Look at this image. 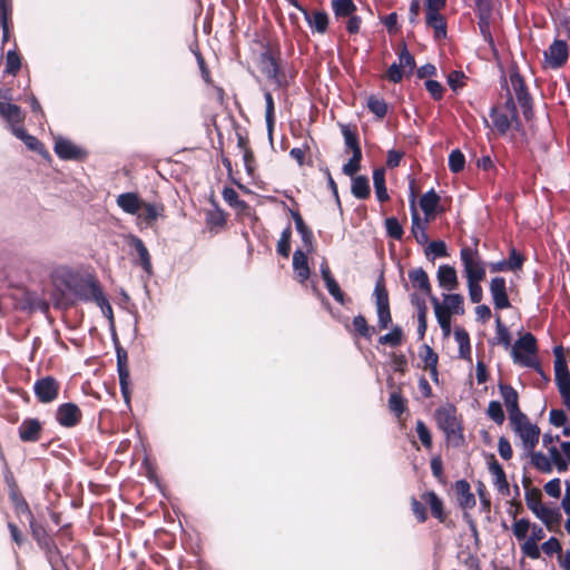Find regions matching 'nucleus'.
<instances>
[{
  "label": "nucleus",
  "mask_w": 570,
  "mask_h": 570,
  "mask_svg": "<svg viewBox=\"0 0 570 570\" xmlns=\"http://www.w3.org/2000/svg\"><path fill=\"white\" fill-rule=\"evenodd\" d=\"M56 286H63V293L72 301H91L97 302L102 292L97 282L90 276H83L79 272L68 267H57L52 275Z\"/></svg>",
  "instance_id": "obj_1"
},
{
  "label": "nucleus",
  "mask_w": 570,
  "mask_h": 570,
  "mask_svg": "<svg viewBox=\"0 0 570 570\" xmlns=\"http://www.w3.org/2000/svg\"><path fill=\"white\" fill-rule=\"evenodd\" d=\"M438 323L444 334L449 336L451 333V315H461L464 313L463 297L460 294L443 295V303L436 297L431 298Z\"/></svg>",
  "instance_id": "obj_2"
},
{
  "label": "nucleus",
  "mask_w": 570,
  "mask_h": 570,
  "mask_svg": "<svg viewBox=\"0 0 570 570\" xmlns=\"http://www.w3.org/2000/svg\"><path fill=\"white\" fill-rule=\"evenodd\" d=\"M463 273L468 281H483L485 278V263L481 259L476 248L464 246L460 252Z\"/></svg>",
  "instance_id": "obj_3"
},
{
  "label": "nucleus",
  "mask_w": 570,
  "mask_h": 570,
  "mask_svg": "<svg viewBox=\"0 0 570 570\" xmlns=\"http://www.w3.org/2000/svg\"><path fill=\"white\" fill-rule=\"evenodd\" d=\"M510 422L512 430L521 441L524 453H531L539 443L540 429L531 423L527 415L519 416Z\"/></svg>",
  "instance_id": "obj_4"
},
{
  "label": "nucleus",
  "mask_w": 570,
  "mask_h": 570,
  "mask_svg": "<svg viewBox=\"0 0 570 570\" xmlns=\"http://www.w3.org/2000/svg\"><path fill=\"white\" fill-rule=\"evenodd\" d=\"M535 354L537 341L530 333L522 335L512 347L513 361L527 367H537Z\"/></svg>",
  "instance_id": "obj_5"
},
{
  "label": "nucleus",
  "mask_w": 570,
  "mask_h": 570,
  "mask_svg": "<svg viewBox=\"0 0 570 570\" xmlns=\"http://www.w3.org/2000/svg\"><path fill=\"white\" fill-rule=\"evenodd\" d=\"M543 67L547 69H559L569 58L568 43L564 40L556 39L544 51H543Z\"/></svg>",
  "instance_id": "obj_6"
},
{
  "label": "nucleus",
  "mask_w": 570,
  "mask_h": 570,
  "mask_svg": "<svg viewBox=\"0 0 570 570\" xmlns=\"http://www.w3.org/2000/svg\"><path fill=\"white\" fill-rule=\"evenodd\" d=\"M517 107L512 100H508L503 106L494 108L491 112V119L494 128L501 132H507L517 121Z\"/></svg>",
  "instance_id": "obj_7"
},
{
  "label": "nucleus",
  "mask_w": 570,
  "mask_h": 570,
  "mask_svg": "<svg viewBox=\"0 0 570 570\" xmlns=\"http://www.w3.org/2000/svg\"><path fill=\"white\" fill-rule=\"evenodd\" d=\"M439 428L446 434L448 439H454L459 435L460 423L456 410L452 405L440 407L435 413Z\"/></svg>",
  "instance_id": "obj_8"
},
{
  "label": "nucleus",
  "mask_w": 570,
  "mask_h": 570,
  "mask_svg": "<svg viewBox=\"0 0 570 570\" xmlns=\"http://www.w3.org/2000/svg\"><path fill=\"white\" fill-rule=\"evenodd\" d=\"M58 391L59 384L50 376L43 377L35 384V393L42 403H49L57 399Z\"/></svg>",
  "instance_id": "obj_9"
},
{
  "label": "nucleus",
  "mask_w": 570,
  "mask_h": 570,
  "mask_svg": "<svg viewBox=\"0 0 570 570\" xmlns=\"http://www.w3.org/2000/svg\"><path fill=\"white\" fill-rule=\"evenodd\" d=\"M163 205L144 202L141 209L136 215L137 226L139 228L151 226L158 217L163 216Z\"/></svg>",
  "instance_id": "obj_10"
},
{
  "label": "nucleus",
  "mask_w": 570,
  "mask_h": 570,
  "mask_svg": "<svg viewBox=\"0 0 570 570\" xmlns=\"http://www.w3.org/2000/svg\"><path fill=\"white\" fill-rule=\"evenodd\" d=\"M53 149L58 157L65 160L80 159L83 155V151L79 147L69 139L60 136L55 138Z\"/></svg>",
  "instance_id": "obj_11"
},
{
  "label": "nucleus",
  "mask_w": 570,
  "mask_h": 570,
  "mask_svg": "<svg viewBox=\"0 0 570 570\" xmlns=\"http://www.w3.org/2000/svg\"><path fill=\"white\" fill-rule=\"evenodd\" d=\"M556 381L563 405L570 409V373L562 363L556 364Z\"/></svg>",
  "instance_id": "obj_12"
},
{
  "label": "nucleus",
  "mask_w": 570,
  "mask_h": 570,
  "mask_svg": "<svg viewBox=\"0 0 570 570\" xmlns=\"http://www.w3.org/2000/svg\"><path fill=\"white\" fill-rule=\"evenodd\" d=\"M490 292L492 295L493 304L497 308L503 309L510 307L505 279L503 277L492 278L490 283Z\"/></svg>",
  "instance_id": "obj_13"
},
{
  "label": "nucleus",
  "mask_w": 570,
  "mask_h": 570,
  "mask_svg": "<svg viewBox=\"0 0 570 570\" xmlns=\"http://www.w3.org/2000/svg\"><path fill=\"white\" fill-rule=\"evenodd\" d=\"M500 392H501V396L503 399L504 405L507 407L510 421L524 415L519 409L518 393L513 387H511L509 385H500Z\"/></svg>",
  "instance_id": "obj_14"
},
{
  "label": "nucleus",
  "mask_w": 570,
  "mask_h": 570,
  "mask_svg": "<svg viewBox=\"0 0 570 570\" xmlns=\"http://www.w3.org/2000/svg\"><path fill=\"white\" fill-rule=\"evenodd\" d=\"M436 278L439 286L448 292L455 291L459 287L458 273L453 266H439Z\"/></svg>",
  "instance_id": "obj_15"
},
{
  "label": "nucleus",
  "mask_w": 570,
  "mask_h": 570,
  "mask_svg": "<svg viewBox=\"0 0 570 570\" xmlns=\"http://www.w3.org/2000/svg\"><path fill=\"white\" fill-rule=\"evenodd\" d=\"M127 243L129 246H131L136 250V253L139 257V264L142 267V269L148 275H150L153 273L151 258H150L149 252H148L147 247L145 246L144 242L135 235H129V236H127Z\"/></svg>",
  "instance_id": "obj_16"
},
{
  "label": "nucleus",
  "mask_w": 570,
  "mask_h": 570,
  "mask_svg": "<svg viewBox=\"0 0 570 570\" xmlns=\"http://www.w3.org/2000/svg\"><path fill=\"white\" fill-rule=\"evenodd\" d=\"M0 116L9 122L11 129L19 127L18 125L24 119V114L21 108L9 101H0Z\"/></svg>",
  "instance_id": "obj_17"
},
{
  "label": "nucleus",
  "mask_w": 570,
  "mask_h": 570,
  "mask_svg": "<svg viewBox=\"0 0 570 570\" xmlns=\"http://www.w3.org/2000/svg\"><path fill=\"white\" fill-rule=\"evenodd\" d=\"M57 421L63 426H73L80 419V410L72 403L61 404L56 414Z\"/></svg>",
  "instance_id": "obj_18"
},
{
  "label": "nucleus",
  "mask_w": 570,
  "mask_h": 570,
  "mask_svg": "<svg viewBox=\"0 0 570 570\" xmlns=\"http://www.w3.org/2000/svg\"><path fill=\"white\" fill-rule=\"evenodd\" d=\"M456 493V501L464 510H470L475 507V498L471 492L470 484L464 480H459L454 485Z\"/></svg>",
  "instance_id": "obj_19"
},
{
  "label": "nucleus",
  "mask_w": 570,
  "mask_h": 570,
  "mask_svg": "<svg viewBox=\"0 0 570 570\" xmlns=\"http://www.w3.org/2000/svg\"><path fill=\"white\" fill-rule=\"evenodd\" d=\"M116 203L125 213L136 216L144 200L135 193H124L117 197Z\"/></svg>",
  "instance_id": "obj_20"
},
{
  "label": "nucleus",
  "mask_w": 570,
  "mask_h": 570,
  "mask_svg": "<svg viewBox=\"0 0 570 570\" xmlns=\"http://www.w3.org/2000/svg\"><path fill=\"white\" fill-rule=\"evenodd\" d=\"M304 14L308 26L318 33H324L328 24V16L324 11L308 12L298 4H295Z\"/></svg>",
  "instance_id": "obj_21"
},
{
  "label": "nucleus",
  "mask_w": 570,
  "mask_h": 570,
  "mask_svg": "<svg viewBox=\"0 0 570 570\" xmlns=\"http://www.w3.org/2000/svg\"><path fill=\"white\" fill-rule=\"evenodd\" d=\"M293 268H294V273H295V278L299 283H304L308 279L309 267H308V263H307V256L301 249L295 250V253L293 255Z\"/></svg>",
  "instance_id": "obj_22"
},
{
  "label": "nucleus",
  "mask_w": 570,
  "mask_h": 570,
  "mask_svg": "<svg viewBox=\"0 0 570 570\" xmlns=\"http://www.w3.org/2000/svg\"><path fill=\"white\" fill-rule=\"evenodd\" d=\"M41 424L36 419H27L19 426V436L22 441L35 442L39 439Z\"/></svg>",
  "instance_id": "obj_23"
},
{
  "label": "nucleus",
  "mask_w": 570,
  "mask_h": 570,
  "mask_svg": "<svg viewBox=\"0 0 570 570\" xmlns=\"http://www.w3.org/2000/svg\"><path fill=\"white\" fill-rule=\"evenodd\" d=\"M411 210H412V233L420 244H425L429 239L426 234L425 224H423L419 217L416 207H415V196H412L411 199Z\"/></svg>",
  "instance_id": "obj_24"
},
{
  "label": "nucleus",
  "mask_w": 570,
  "mask_h": 570,
  "mask_svg": "<svg viewBox=\"0 0 570 570\" xmlns=\"http://www.w3.org/2000/svg\"><path fill=\"white\" fill-rule=\"evenodd\" d=\"M420 357L424 364V368L431 374L434 381H438V355L429 345H423L420 351Z\"/></svg>",
  "instance_id": "obj_25"
},
{
  "label": "nucleus",
  "mask_w": 570,
  "mask_h": 570,
  "mask_svg": "<svg viewBox=\"0 0 570 570\" xmlns=\"http://www.w3.org/2000/svg\"><path fill=\"white\" fill-rule=\"evenodd\" d=\"M422 500L430 505L431 513L441 522L444 521L443 502L433 491H428L422 494Z\"/></svg>",
  "instance_id": "obj_26"
},
{
  "label": "nucleus",
  "mask_w": 570,
  "mask_h": 570,
  "mask_svg": "<svg viewBox=\"0 0 570 570\" xmlns=\"http://www.w3.org/2000/svg\"><path fill=\"white\" fill-rule=\"evenodd\" d=\"M409 278L414 288L420 289L424 294L431 293V285L428 274L422 268H415L409 273Z\"/></svg>",
  "instance_id": "obj_27"
},
{
  "label": "nucleus",
  "mask_w": 570,
  "mask_h": 570,
  "mask_svg": "<svg viewBox=\"0 0 570 570\" xmlns=\"http://www.w3.org/2000/svg\"><path fill=\"white\" fill-rule=\"evenodd\" d=\"M440 197L431 189L425 193L420 199V206L425 214V220L429 222L433 216L435 208L439 204Z\"/></svg>",
  "instance_id": "obj_28"
},
{
  "label": "nucleus",
  "mask_w": 570,
  "mask_h": 570,
  "mask_svg": "<svg viewBox=\"0 0 570 570\" xmlns=\"http://www.w3.org/2000/svg\"><path fill=\"white\" fill-rule=\"evenodd\" d=\"M534 515L540 519L549 530H552L561 519V514L558 510L548 508L544 504Z\"/></svg>",
  "instance_id": "obj_29"
},
{
  "label": "nucleus",
  "mask_w": 570,
  "mask_h": 570,
  "mask_svg": "<svg viewBox=\"0 0 570 570\" xmlns=\"http://www.w3.org/2000/svg\"><path fill=\"white\" fill-rule=\"evenodd\" d=\"M531 459V464L542 473H551L554 465L549 459V456L542 452H535L534 450L531 453H525Z\"/></svg>",
  "instance_id": "obj_30"
},
{
  "label": "nucleus",
  "mask_w": 570,
  "mask_h": 570,
  "mask_svg": "<svg viewBox=\"0 0 570 570\" xmlns=\"http://www.w3.org/2000/svg\"><path fill=\"white\" fill-rule=\"evenodd\" d=\"M489 471L492 475L493 484L499 491L508 490L509 484L505 478V473L502 469V466L495 461L492 460L489 463Z\"/></svg>",
  "instance_id": "obj_31"
},
{
  "label": "nucleus",
  "mask_w": 570,
  "mask_h": 570,
  "mask_svg": "<svg viewBox=\"0 0 570 570\" xmlns=\"http://www.w3.org/2000/svg\"><path fill=\"white\" fill-rule=\"evenodd\" d=\"M12 134L21 139L30 150L42 153L43 145L36 137L27 134L22 127H13Z\"/></svg>",
  "instance_id": "obj_32"
},
{
  "label": "nucleus",
  "mask_w": 570,
  "mask_h": 570,
  "mask_svg": "<svg viewBox=\"0 0 570 570\" xmlns=\"http://www.w3.org/2000/svg\"><path fill=\"white\" fill-rule=\"evenodd\" d=\"M426 23L434 29L436 38H443L446 35L445 22L439 11L426 12Z\"/></svg>",
  "instance_id": "obj_33"
},
{
  "label": "nucleus",
  "mask_w": 570,
  "mask_h": 570,
  "mask_svg": "<svg viewBox=\"0 0 570 570\" xmlns=\"http://www.w3.org/2000/svg\"><path fill=\"white\" fill-rule=\"evenodd\" d=\"M533 523L528 519H514L512 523V533L518 541H525L530 534Z\"/></svg>",
  "instance_id": "obj_34"
},
{
  "label": "nucleus",
  "mask_w": 570,
  "mask_h": 570,
  "mask_svg": "<svg viewBox=\"0 0 570 570\" xmlns=\"http://www.w3.org/2000/svg\"><path fill=\"white\" fill-rule=\"evenodd\" d=\"M548 451V456L553 463L554 468L558 472H566L568 470V461L563 458V453L561 448H557L556 445H550L546 448Z\"/></svg>",
  "instance_id": "obj_35"
},
{
  "label": "nucleus",
  "mask_w": 570,
  "mask_h": 570,
  "mask_svg": "<svg viewBox=\"0 0 570 570\" xmlns=\"http://www.w3.org/2000/svg\"><path fill=\"white\" fill-rule=\"evenodd\" d=\"M373 183L375 193L380 202L389 199V195L385 188V173L384 169H375L373 173Z\"/></svg>",
  "instance_id": "obj_36"
},
{
  "label": "nucleus",
  "mask_w": 570,
  "mask_h": 570,
  "mask_svg": "<svg viewBox=\"0 0 570 570\" xmlns=\"http://www.w3.org/2000/svg\"><path fill=\"white\" fill-rule=\"evenodd\" d=\"M332 9L336 17H350L356 8L352 0H332Z\"/></svg>",
  "instance_id": "obj_37"
},
{
  "label": "nucleus",
  "mask_w": 570,
  "mask_h": 570,
  "mask_svg": "<svg viewBox=\"0 0 570 570\" xmlns=\"http://www.w3.org/2000/svg\"><path fill=\"white\" fill-rule=\"evenodd\" d=\"M352 326L354 332L366 338H371L375 333V328L370 326L362 315L354 317Z\"/></svg>",
  "instance_id": "obj_38"
},
{
  "label": "nucleus",
  "mask_w": 570,
  "mask_h": 570,
  "mask_svg": "<svg viewBox=\"0 0 570 570\" xmlns=\"http://www.w3.org/2000/svg\"><path fill=\"white\" fill-rule=\"evenodd\" d=\"M455 341L459 344V355L462 358H466L470 355V340L468 333L458 328L454 332Z\"/></svg>",
  "instance_id": "obj_39"
},
{
  "label": "nucleus",
  "mask_w": 570,
  "mask_h": 570,
  "mask_svg": "<svg viewBox=\"0 0 570 570\" xmlns=\"http://www.w3.org/2000/svg\"><path fill=\"white\" fill-rule=\"evenodd\" d=\"M352 193L355 197L364 199L370 195L368 181L365 177L358 176L353 179Z\"/></svg>",
  "instance_id": "obj_40"
},
{
  "label": "nucleus",
  "mask_w": 570,
  "mask_h": 570,
  "mask_svg": "<svg viewBox=\"0 0 570 570\" xmlns=\"http://www.w3.org/2000/svg\"><path fill=\"white\" fill-rule=\"evenodd\" d=\"M399 63L406 76H410L415 68L414 58L405 47H403L399 52Z\"/></svg>",
  "instance_id": "obj_41"
},
{
  "label": "nucleus",
  "mask_w": 570,
  "mask_h": 570,
  "mask_svg": "<svg viewBox=\"0 0 570 570\" xmlns=\"http://www.w3.org/2000/svg\"><path fill=\"white\" fill-rule=\"evenodd\" d=\"M21 68V59L16 50H10L6 57L4 72L14 76Z\"/></svg>",
  "instance_id": "obj_42"
},
{
  "label": "nucleus",
  "mask_w": 570,
  "mask_h": 570,
  "mask_svg": "<svg viewBox=\"0 0 570 570\" xmlns=\"http://www.w3.org/2000/svg\"><path fill=\"white\" fill-rule=\"evenodd\" d=\"M402 338H403V332H402L401 327L395 326L390 333L381 336L379 338V342L381 344H389L392 346H397L402 343Z\"/></svg>",
  "instance_id": "obj_43"
},
{
  "label": "nucleus",
  "mask_w": 570,
  "mask_h": 570,
  "mask_svg": "<svg viewBox=\"0 0 570 570\" xmlns=\"http://www.w3.org/2000/svg\"><path fill=\"white\" fill-rule=\"evenodd\" d=\"M464 155L459 149L452 150L449 156V167L451 171L459 173L464 168Z\"/></svg>",
  "instance_id": "obj_44"
},
{
  "label": "nucleus",
  "mask_w": 570,
  "mask_h": 570,
  "mask_svg": "<svg viewBox=\"0 0 570 570\" xmlns=\"http://www.w3.org/2000/svg\"><path fill=\"white\" fill-rule=\"evenodd\" d=\"M291 228L287 227L283 230L281 238L277 243V252L279 255L287 257L291 250Z\"/></svg>",
  "instance_id": "obj_45"
},
{
  "label": "nucleus",
  "mask_w": 570,
  "mask_h": 570,
  "mask_svg": "<svg viewBox=\"0 0 570 570\" xmlns=\"http://www.w3.org/2000/svg\"><path fill=\"white\" fill-rule=\"evenodd\" d=\"M206 222L210 228H219L224 226L226 218L222 210L213 209L207 213Z\"/></svg>",
  "instance_id": "obj_46"
},
{
  "label": "nucleus",
  "mask_w": 570,
  "mask_h": 570,
  "mask_svg": "<svg viewBox=\"0 0 570 570\" xmlns=\"http://www.w3.org/2000/svg\"><path fill=\"white\" fill-rule=\"evenodd\" d=\"M367 107L373 114H375L380 118L384 117L387 110L384 100L379 99L374 96L368 98Z\"/></svg>",
  "instance_id": "obj_47"
},
{
  "label": "nucleus",
  "mask_w": 570,
  "mask_h": 570,
  "mask_svg": "<svg viewBox=\"0 0 570 570\" xmlns=\"http://www.w3.org/2000/svg\"><path fill=\"white\" fill-rule=\"evenodd\" d=\"M389 407L392 412H394L397 416H400L405 410L404 399L401 394L393 392L389 399Z\"/></svg>",
  "instance_id": "obj_48"
},
{
  "label": "nucleus",
  "mask_w": 570,
  "mask_h": 570,
  "mask_svg": "<svg viewBox=\"0 0 570 570\" xmlns=\"http://www.w3.org/2000/svg\"><path fill=\"white\" fill-rule=\"evenodd\" d=\"M362 158L361 149H355L352 158L343 167V173L347 176H353L360 169V161Z\"/></svg>",
  "instance_id": "obj_49"
},
{
  "label": "nucleus",
  "mask_w": 570,
  "mask_h": 570,
  "mask_svg": "<svg viewBox=\"0 0 570 570\" xmlns=\"http://www.w3.org/2000/svg\"><path fill=\"white\" fill-rule=\"evenodd\" d=\"M488 415L498 424H502L504 421V413L499 402L492 401L488 406Z\"/></svg>",
  "instance_id": "obj_50"
},
{
  "label": "nucleus",
  "mask_w": 570,
  "mask_h": 570,
  "mask_svg": "<svg viewBox=\"0 0 570 570\" xmlns=\"http://www.w3.org/2000/svg\"><path fill=\"white\" fill-rule=\"evenodd\" d=\"M521 551L530 559H539L541 556V548H539L538 543L528 540L522 541Z\"/></svg>",
  "instance_id": "obj_51"
},
{
  "label": "nucleus",
  "mask_w": 570,
  "mask_h": 570,
  "mask_svg": "<svg viewBox=\"0 0 570 570\" xmlns=\"http://www.w3.org/2000/svg\"><path fill=\"white\" fill-rule=\"evenodd\" d=\"M482 281H468V289H469V295H470V299L473 302V303H480L482 297H483V291H482V287L480 285Z\"/></svg>",
  "instance_id": "obj_52"
},
{
  "label": "nucleus",
  "mask_w": 570,
  "mask_h": 570,
  "mask_svg": "<svg viewBox=\"0 0 570 570\" xmlns=\"http://www.w3.org/2000/svg\"><path fill=\"white\" fill-rule=\"evenodd\" d=\"M417 308H419V312H417V322H419L417 332H419L420 337L422 338L424 336V334H425V331H426V313H428V308H426L424 302H422V303L417 302Z\"/></svg>",
  "instance_id": "obj_53"
},
{
  "label": "nucleus",
  "mask_w": 570,
  "mask_h": 570,
  "mask_svg": "<svg viewBox=\"0 0 570 570\" xmlns=\"http://www.w3.org/2000/svg\"><path fill=\"white\" fill-rule=\"evenodd\" d=\"M561 550H562L561 544H560L559 540L554 537L550 538L549 540L543 542L541 546V551L543 553H546L547 556H552L554 553L560 554Z\"/></svg>",
  "instance_id": "obj_54"
},
{
  "label": "nucleus",
  "mask_w": 570,
  "mask_h": 570,
  "mask_svg": "<svg viewBox=\"0 0 570 570\" xmlns=\"http://www.w3.org/2000/svg\"><path fill=\"white\" fill-rule=\"evenodd\" d=\"M525 502L528 508L531 510L533 514L538 512V510L543 505L541 502L540 492H528L525 495Z\"/></svg>",
  "instance_id": "obj_55"
},
{
  "label": "nucleus",
  "mask_w": 570,
  "mask_h": 570,
  "mask_svg": "<svg viewBox=\"0 0 570 570\" xmlns=\"http://www.w3.org/2000/svg\"><path fill=\"white\" fill-rule=\"evenodd\" d=\"M387 233L391 237L400 239L403 235L402 226L399 220L394 217L387 218L385 222Z\"/></svg>",
  "instance_id": "obj_56"
},
{
  "label": "nucleus",
  "mask_w": 570,
  "mask_h": 570,
  "mask_svg": "<svg viewBox=\"0 0 570 570\" xmlns=\"http://www.w3.org/2000/svg\"><path fill=\"white\" fill-rule=\"evenodd\" d=\"M544 492L554 499L560 498L561 495V481L560 479H552L549 482H547L543 487Z\"/></svg>",
  "instance_id": "obj_57"
},
{
  "label": "nucleus",
  "mask_w": 570,
  "mask_h": 570,
  "mask_svg": "<svg viewBox=\"0 0 570 570\" xmlns=\"http://www.w3.org/2000/svg\"><path fill=\"white\" fill-rule=\"evenodd\" d=\"M416 433L425 448H430L432 445L430 431L422 421L416 422Z\"/></svg>",
  "instance_id": "obj_58"
},
{
  "label": "nucleus",
  "mask_w": 570,
  "mask_h": 570,
  "mask_svg": "<svg viewBox=\"0 0 570 570\" xmlns=\"http://www.w3.org/2000/svg\"><path fill=\"white\" fill-rule=\"evenodd\" d=\"M511 85L515 91V95L520 101H523L525 98L524 83L521 77L518 73H512L510 76Z\"/></svg>",
  "instance_id": "obj_59"
},
{
  "label": "nucleus",
  "mask_w": 570,
  "mask_h": 570,
  "mask_svg": "<svg viewBox=\"0 0 570 570\" xmlns=\"http://www.w3.org/2000/svg\"><path fill=\"white\" fill-rule=\"evenodd\" d=\"M411 508H412L413 514L415 515V518L417 519L419 522L426 521V519H428L426 510H425L424 505L420 501H417L415 498L411 499Z\"/></svg>",
  "instance_id": "obj_60"
},
{
  "label": "nucleus",
  "mask_w": 570,
  "mask_h": 570,
  "mask_svg": "<svg viewBox=\"0 0 570 570\" xmlns=\"http://www.w3.org/2000/svg\"><path fill=\"white\" fill-rule=\"evenodd\" d=\"M266 72L269 78L274 79L277 85L283 83V78L279 75V69L274 59H268L265 66Z\"/></svg>",
  "instance_id": "obj_61"
},
{
  "label": "nucleus",
  "mask_w": 570,
  "mask_h": 570,
  "mask_svg": "<svg viewBox=\"0 0 570 570\" xmlns=\"http://www.w3.org/2000/svg\"><path fill=\"white\" fill-rule=\"evenodd\" d=\"M404 76L406 75L403 72L399 62L392 63L386 71V78L392 82H400Z\"/></svg>",
  "instance_id": "obj_62"
},
{
  "label": "nucleus",
  "mask_w": 570,
  "mask_h": 570,
  "mask_svg": "<svg viewBox=\"0 0 570 570\" xmlns=\"http://www.w3.org/2000/svg\"><path fill=\"white\" fill-rule=\"evenodd\" d=\"M375 297H376V309L390 307L387 292L380 284H377L375 287Z\"/></svg>",
  "instance_id": "obj_63"
},
{
  "label": "nucleus",
  "mask_w": 570,
  "mask_h": 570,
  "mask_svg": "<svg viewBox=\"0 0 570 570\" xmlns=\"http://www.w3.org/2000/svg\"><path fill=\"white\" fill-rule=\"evenodd\" d=\"M549 421L552 425L560 428L567 423L568 417L562 410H551L549 414Z\"/></svg>",
  "instance_id": "obj_64"
}]
</instances>
